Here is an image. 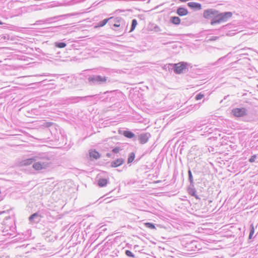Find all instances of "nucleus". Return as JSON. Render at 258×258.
Masks as SVG:
<instances>
[{
	"label": "nucleus",
	"mask_w": 258,
	"mask_h": 258,
	"mask_svg": "<svg viewBox=\"0 0 258 258\" xmlns=\"http://www.w3.org/2000/svg\"><path fill=\"white\" fill-rule=\"evenodd\" d=\"M232 15L231 12H220L215 9H208L203 12V17L206 20H210V24L212 25L226 22Z\"/></svg>",
	"instance_id": "nucleus-1"
},
{
	"label": "nucleus",
	"mask_w": 258,
	"mask_h": 258,
	"mask_svg": "<svg viewBox=\"0 0 258 258\" xmlns=\"http://www.w3.org/2000/svg\"><path fill=\"white\" fill-rule=\"evenodd\" d=\"M14 219L10 216H7L4 219L1 230L4 235H13L16 230Z\"/></svg>",
	"instance_id": "nucleus-2"
},
{
	"label": "nucleus",
	"mask_w": 258,
	"mask_h": 258,
	"mask_svg": "<svg viewBox=\"0 0 258 258\" xmlns=\"http://www.w3.org/2000/svg\"><path fill=\"white\" fill-rule=\"evenodd\" d=\"M98 95H88L84 97H70L66 99V101L68 104L76 103L80 101H92L93 103H95L99 100Z\"/></svg>",
	"instance_id": "nucleus-3"
},
{
	"label": "nucleus",
	"mask_w": 258,
	"mask_h": 258,
	"mask_svg": "<svg viewBox=\"0 0 258 258\" xmlns=\"http://www.w3.org/2000/svg\"><path fill=\"white\" fill-rule=\"evenodd\" d=\"M182 244L188 251H195L201 249V244L199 242L194 239L183 240L182 241Z\"/></svg>",
	"instance_id": "nucleus-4"
},
{
	"label": "nucleus",
	"mask_w": 258,
	"mask_h": 258,
	"mask_svg": "<svg viewBox=\"0 0 258 258\" xmlns=\"http://www.w3.org/2000/svg\"><path fill=\"white\" fill-rule=\"evenodd\" d=\"M108 78L104 76L93 75L89 76L87 79L89 83L92 85H100L107 83Z\"/></svg>",
	"instance_id": "nucleus-5"
},
{
	"label": "nucleus",
	"mask_w": 258,
	"mask_h": 258,
	"mask_svg": "<svg viewBox=\"0 0 258 258\" xmlns=\"http://www.w3.org/2000/svg\"><path fill=\"white\" fill-rule=\"evenodd\" d=\"M172 66L173 72L176 74L186 73L188 71V67L190 64L186 62L181 61L177 63H174Z\"/></svg>",
	"instance_id": "nucleus-6"
},
{
	"label": "nucleus",
	"mask_w": 258,
	"mask_h": 258,
	"mask_svg": "<svg viewBox=\"0 0 258 258\" xmlns=\"http://www.w3.org/2000/svg\"><path fill=\"white\" fill-rule=\"evenodd\" d=\"M211 125H207L206 123H204L202 127V131L201 135L203 136H209V139H213L214 140H217L218 138L220 137L221 135L220 134L217 136L216 134H213V129L210 127Z\"/></svg>",
	"instance_id": "nucleus-7"
},
{
	"label": "nucleus",
	"mask_w": 258,
	"mask_h": 258,
	"mask_svg": "<svg viewBox=\"0 0 258 258\" xmlns=\"http://www.w3.org/2000/svg\"><path fill=\"white\" fill-rule=\"evenodd\" d=\"M37 161L39 160L40 162H47L48 167L52 164V161L53 159V155L48 153H43L36 156Z\"/></svg>",
	"instance_id": "nucleus-8"
},
{
	"label": "nucleus",
	"mask_w": 258,
	"mask_h": 258,
	"mask_svg": "<svg viewBox=\"0 0 258 258\" xmlns=\"http://www.w3.org/2000/svg\"><path fill=\"white\" fill-rule=\"evenodd\" d=\"M151 135L149 133H142L137 136V140L139 141L140 144H145L147 143Z\"/></svg>",
	"instance_id": "nucleus-9"
},
{
	"label": "nucleus",
	"mask_w": 258,
	"mask_h": 258,
	"mask_svg": "<svg viewBox=\"0 0 258 258\" xmlns=\"http://www.w3.org/2000/svg\"><path fill=\"white\" fill-rule=\"evenodd\" d=\"M232 114L237 117H243L247 115V110L244 108H233L231 111Z\"/></svg>",
	"instance_id": "nucleus-10"
},
{
	"label": "nucleus",
	"mask_w": 258,
	"mask_h": 258,
	"mask_svg": "<svg viewBox=\"0 0 258 258\" xmlns=\"http://www.w3.org/2000/svg\"><path fill=\"white\" fill-rule=\"evenodd\" d=\"M42 217L41 213L37 212L31 215L28 219L31 224H37L41 221Z\"/></svg>",
	"instance_id": "nucleus-11"
},
{
	"label": "nucleus",
	"mask_w": 258,
	"mask_h": 258,
	"mask_svg": "<svg viewBox=\"0 0 258 258\" xmlns=\"http://www.w3.org/2000/svg\"><path fill=\"white\" fill-rule=\"evenodd\" d=\"M115 23L117 25L116 28H118V29H114L115 30H123L124 28H127L128 23L126 24L125 21L122 18L120 17H115Z\"/></svg>",
	"instance_id": "nucleus-12"
},
{
	"label": "nucleus",
	"mask_w": 258,
	"mask_h": 258,
	"mask_svg": "<svg viewBox=\"0 0 258 258\" xmlns=\"http://www.w3.org/2000/svg\"><path fill=\"white\" fill-rule=\"evenodd\" d=\"M33 167L35 170L37 171L45 169L48 168V163L40 162L39 160H37L33 163Z\"/></svg>",
	"instance_id": "nucleus-13"
},
{
	"label": "nucleus",
	"mask_w": 258,
	"mask_h": 258,
	"mask_svg": "<svg viewBox=\"0 0 258 258\" xmlns=\"http://www.w3.org/2000/svg\"><path fill=\"white\" fill-rule=\"evenodd\" d=\"M69 15V14L58 15V16H54V17H51V18H49L46 19L44 20H38V21H37L36 22V23L34 24V25L39 24L40 22H43L44 23H50V21L55 20H57V19H58V18H60L66 17L68 16Z\"/></svg>",
	"instance_id": "nucleus-14"
},
{
	"label": "nucleus",
	"mask_w": 258,
	"mask_h": 258,
	"mask_svg": "<svg viewBox=\"0 0 258 258\" xmlns=\"http://www.w3.org/2000/svg\"><path fill=\"white\" fill-rule=\"evenodd\" d=\"M119 133L128 139H133V141H137V136L131 131L123 130L119 132Z\"/></svg>",
	"instance_id": "nucleus-15"
},
{
	"label": "nucleus",
	"mask_w": 258,
	"mask_h": 258,
	"mask_svg": "<svg viewBox=\"0 0 258 258\" xmlns=\"http://www.w3.org/2000/svg\"><path fill=\"white\" fill-rule=\"evenodd\" d=\"M188 193L191 196L194 197L197 199H200L199 197L197 194V190L195 187V184H190L187 188Z\"/></svg>",
	"instance_id": "nucleus-16"
},
{
	"label": "nucleus",
	"mask_w": 258,
	"mask_h": 258,
	"mask_svg": "<svg viewBox=\"0 0 258 258\" xmlns=\"http://www.w3.org/2000/svg\"><path fill=\"white\" fill-rule=\"evenodd\" d=\"M37 161L36 156L32 157L30 158L24 159L20 162V164L22 166L30 165L34 162Z\"/></svg>",
	"instance_id": "nucleus-17"
},
{
	"label": "nucleus",
	"mask_w": 258,
	"mask_h": 258,
	"mask_svg": "<svg viewBox=\"0 0 258 258\" xmlns=\"http://www.w3.org/2000/svg\"><path fill=\"white\" fill-rule=\"evenodd\" d=\"M124 163V159L122 158H117L116 160L112 161L110 163V166L111 167H117L121 166Z\"/></svg>",
	"instance_id": "nucleus-18"
},
{
	"label": "nucleus",
	"mask_w": 258,
	"mask_h": 258,
	"mask_svg": "<svg viewBox=\"0 0 258 258\" xmlns=\"http://www.w3.org/2000/svg\"><path fill=\"white\" fill-rule=\"evenodd\" d=\"M187 6L195 11H199L202 9V5L196 2H189L187 4Z\"/></svg>",
	"instance_id": "nucleus-19"
},
{
	"label": "nucleus",
	"mask_w": 258,
	"mask_h": 258,
	"mask_svg": "<svg viewBox=\"0 0 258 258\" xmlns=\"http://www.w3.org/2000/svg\"><path fill=\"white\" fill-rule=\"evenodd\" d=\"M98 179H96V182H97V185L99 187H104L107 185L109 181L107 178H99L97 177Z\"/></svg>",
	"instance_id": "nucleus-20"
},
{
	"label": "nucleus",
	"mask_w": 258,
	"mask_h": 258,
	"mask_svg": "<svg viewBox=\"0 0 258 258\" xmlns=\"http://www.w3.org/2000/svg\"><path fill=\"white\" fill-rule=\"evenodd\" d=\"M176 13L179 16H184L188 14V11L184 7H179L177 9Z\"/></svg>",
	"instance_id": "nucleus-21"
},
{
	"label": "nucleus",
	"mask_w": 258,
	"mask_h": 258,
	"mask_svg": "<svg viewBox=\"0 0 258 258\" xmlns=\"http://www.w3.org/2000/svg\"><path fill=\"white\" fill-rule=\"evenodd\" d=\"M89 155L90 158L93 159H98L100 157L99 153L95 150L90 151Z\"/></svg>",
	"instance_id": "nucleus-22"
},
{
	"label": "nucleus",
	"mask_w": 258,
	"mask_h": 258,
	"mask_svg": "<svg viewBox=\"0 0 258 258\" xmlns=\"http://www.w3.org/2000/svg\"><path fill=\"white\" fill-rule=\"evenodd\" d=\"M170 22L174 25H177L180 23V19L177 16H172L170 17Z\"/></svg>",
	"instance_id": "nucleus-23"
},
{
	"label": "nucleus",
	"mask_w": 258,
	"mask_h": 258,
	"mask_svg": "<svg viewBox=\"0 0 258 258\" xmlns=\"http://www.w3.org/2000/svg\"><path fill=\"white\" fill-rule=\"evenodd\" d=\"M187 173H188V180L190 184H192H192H195L192 172L189 168H188Z\"/></svg>",
	"instance_id": "nucleus-24"
},
{
	"label": "nucleus",
	"mask_w": 258,
	"mask_h": 258,
	"mask_svg": "<svg viewBox=\"0 0 258 258\" xmlns=\"http://www.w3.org/2000/svg\"><path fill=\"white\" fill-rule=\"evenodd\" d=\"M108 19H109L108 20V24L111 27H117V25L115 23V17H111L108 18Z\"/></svg>",
	"instance_id": "nucleus-25"
},
{
	"label": "nucleus",
	"mask_w": 258,
	"mask_h": 258,
	"mask_svg": "<svg viewBox=\"0 0 258 258\" xmlns=\"http://www.w3.org/2000/svg\"><path fill=\"white\" fill-rule=\"evenodd\" d=\"M135 158V154L134 152H131L128 154L127 158V163L130 164L133 162Z\"/></svg>",
	"instance_id": "nucleus-26"
},
{
	"label": "nucleus",
	"mask_w": 258,
	"mask_h": 258,
	"mask_svg": "<svg viewBox=\"0 0 258 258\" xmlns=\"http://www.w3.org/2000/svg\"><path fill=\"white\" fill-rule=\"evenodd\" d=\"M108 20H109V19H108V18H106V19L103 20L102 21L99 22L97 23L96 27H101L105 26L108 22Z\"/></svg>",
	"instance_id": "nucleus-27"
},
{
	"label": "nucleus",
	"mask_w": 258,
	"mask_h": 258,
	"mask_svg": "<svg viewBox=\"0 0 258 258\" xmlns=\"http://www.w3.org/2000/svg\"><path fill=\"white\" fill-rule=\"evenodd\" d=\"M54 46L58 48H64L67 46V44L63 42H56L54 43Z\"/></svg>",
	"instance_id": "nucleus-28"
},
{
	"label": "nucleus",
	"mask_w": 258,
	"mask_h": 258,
	"mask_svg": "<svg viewBox=\"0 0 258 258\" xmlns=\"http://www.w3.org/2000/svg\"><path fill=\"white\" fill-rule=\"evenodd\" d=\"M137 24H138V22H137V20L135 19H133L132 21L131 27V29H130V32H131L135 30V29L136 27Z\"/></svg>",
	"instance_id": "nucleus-29"
},
{
	"label": "nucleus",
	"mask_w": 258,
	"mask_h": 258,
	"mask_svg": "<svg viewBox=\"0 0 258 258\" xmlns=\"http://www.w3.org/2000/svg\"><path fill=\"white\" fill-rule=\"evenodd\" d=\"M204 123H197L196 125L195 126L194 130L197 132H201L202 131V126L203 125Z\"/></svg>",
	"instance_id": "nucleus-30"
},
{
	"label": "nucleus",
	"mask_w": 258,
	"mask_h": 258,
	"mask_svg": "<svg viewBox=\"0 0 258 258\" xmlns=\"http://www.w3.org/2000/svg\"><path fill=\"white\" fill-rule=\"evenodd\" d=\"M173 64H174V63H169L168 64L164 65L163 69L167 71L171 72L172 70L173 71L172 66Z\"/></svg>",
	"instance_id": "nucleus-31"
},
{
	"label": "nucleus",
	"mask_w": 258,
	"mask_h": 258,
	"mask_svg": "<svg viewBox=\"0 0 258 258\" xmlns=\"http://www.w3.org/2000/svg\"><path fill=\"white\" fill-rule=\"evenodd\" d=\"M249 230L250 232L248 236V239H251L252 238L253 235L254 233V228L252 224L250 225Z\"/></svg>",
	"instance_id": "nucleus-32"
},
{
	"label": "nucleus",
	"mask_w": 258,
	"mask_h": 258,
	"mask_svg": "<svg viewBox=\"0 0 258 258\" xmlns=\"http://www.w3.org/2000/svg\"><path fill=\"white\" fill-rule=\"evenodd\" d=\"M124 253L128 257L134 258L135 257V254L129 250H125L124 251Z\"/></svg>",
	"instance_id": "nucleus-33"
},
{
	"label": "nucleus",
	"mask_w": 258,
	"mask_h": 258,
	"mask_svg": "<svg viewBox=\"0 0 258 258\" xmlns=\"http://www.w3.org/2000/svg\"><path fill=\"white\" fill-rule=\"evenodd\" d=\"M248 160L251 163L254 162H258V154L257 155H253L251 156Z\"/></svg>",
	"instance_id": "nucleus-34"
},
{
	"label": "nucleus",
	"mask_w": 258,
	"mask_h": 258,
	"mask_svg": "<svg viewBox=\"0 0 258 258\" xmlns=\"http://www.w3.org/2000/svg\"><path fill=\"white\" fill-rule=\"evenodd\" d=\"M145 225L147 228H149L151 229H156L155 224L153 223L147 222L145 223Z\"/></svg>",
	"instance_id": "nucleus-35"
},
{
	"label": "nucleus",
	"mask_w": 258,
	"mask_h": 258,
	"mask_svg": "<svg viewBox=\"0 0 258 258\" xmlns=\"http://www.w3.org/2000/svg\"><path fill=\"white\" fill-rule=\"evenodd\" d=\"M219 37H220L219 36H212L210 38L207 39L206 40V41L207 42H211V41H215L217 40L219 38Z\"/></svg>",
	"instance_id": "nucleus-36"
},
{
	"label": "nucleus",
	"mask_w": 258,
	"mask_h": 258,
	"mask_svg": "<svg viewBox=\"0 0 258 258\" xmlns=\"http://www.w3.org/2000/svg\"><path fill=\"white\" fill-rule=\"evenodd\" d=\"M204 96V94L202 93V92H200L196 95L195 99L197 100H199L202 99Z\"/></svg>",
	"instance_id": "nucleus-37"
},
{
	"label": "nucleus",
	"mask_w": 258,
	"mask_h": 258,
	"mask_svg": "<svg viewBox=\"0 0 258 258\" xmlns=\"http://www.w3.org/2000/svg\"><path fill=\"white\" fill-rule=\"evenodd\" d=\"M121 150V148L120 147H115L112 150V153L113 154H117Z\"/></svg>",
	"instance_id": "nucleus-38"
},
{
	"label": "nucleus",
	"mask_w": 258,
	"mask_h": 258,
	"mask_svg": "<svg viewBox=\"0 0 258 258\" xmlns=\"http://www.w3.org/2000/svg\"><path fill=\"white\" fill-rule=\"evenodd\" d=\"M52 124H53L52 122H48L44 123V125L45 127H49L51 126Z\"/></svg>",
	"instance_id": "nucleus-39"
},
{
	"label": "nucleus",
	"mask_w": 258,
	"mask_h": 258,
	"mask_svg": "<svg viewBox=\"0 0 258 258\" xmlns=\"http://www.w3.org/2000/svg\"><path fill=\"white\" fill-rule=\"evenodd\" d=\"M200 106V103L195 104L193 106V108L195 109V110L198 109L199 108Z\"/></svg>",
	"instance_id": "nucleus-40"
},
{
	"label": "nucleus",
	"mask_w": 258,
	"mask_h": 258,
	"mask_svg": "<svg viewBox=\"0 0 258 258\" xmlns=\"http://www.w3.org/2000/svg\"><path fill=\"white\" fill-rule=\"evenodd\" d=\"M110 244V243H109V242H106V243L104 244V245L103 246V249H106V248H108V246H109Z\"/></svg>",
	"instance_id": "nucleus-41"
},
{
	"label": "nucleus",
	"mask_w": 258,
	"mask_h": 258,
	"mask_svg": "<svg viewBox=\"0 0 258 258\" xmlns=\"http://www.w3.org/2000/svg\"><path fill=\"white\" fill-rule=\"evenodd\" d=\"M119 251L116 250V251H113L112 253V254L111 255V256H114L115 255L116 256H117V253H118Z\"/></svg>",
	"instance_id": "nucleus-42"
},
{
	"label": "nucleus",
	"mask_w": 258,
	"mask_h": 258,
	"mask_svg": "<svg viewBox=\"0 0 258 258\" xmlns=\"http://www.w3.org/2000/svg\"><path fill=\"white\" fill-rule=\"evenodd\" d=\"M226 55H225V56H223V57H221L219 58L218 59L217 62H215V63H214V64H216L218 61H220L221 60L223 59L224 58H225L226 57Z\"/></svg>",
	"instance_id": "nucleus-43"
},
{
	"label": "nucleus",
	"mask_w": 258,
	"mask_h": 258,
	"mask_svg": "<svg viewBox=\"0 0 258 258\" xmlns=\"http://www.w3.org/2000/svg\"><path fill=\"white\" fill-rule=\"evenodd\" d=\"M106 156H107V157H112V158H113V157H112V154L111 153H107L106 154Z\"/></svg>",
	"instance_id": "nucleus-44"
},
{
	"label": "nucleus",
	"mask_w": 258,
	"mask_h": 258,
	"mask_svg": "<svg viewBox=\"0 0 258 258\" xmlns=\"http://www.w3.org/2000/svg\"><path fill=\"white\" fill-rule=\"evenodd\" d=\"M56 28L61 29H63L64 27H63V26H58L56 27Z\"/></svg>",
	"instance_id": "nucleus-45"
},
{
	"label": "nucleus",
	"mask_w": 258,
	"mask_h": 258,
	"mask_svg": "<svg viewBox=\"0 0 258 258\" xmlns=\"http://www.w3.org/2000/svg\"><path fill=\"white\" fill-rule=\"evenodd\" d=\"M3 24V23L2 21H0V25H2Z\"/></svg>",
	"instance_id": "nucleus-46"
},
{
	"label": "nucleus",
	"mask_w": 258,
	"mask_h": 258,
	"mask_svg": "<svg viewBox=\"0 0 258 258\" xmlns=\"http://www.w3.org/2000/svg\"><path fill=\"white\" fill-rule=\"evenodd\" d=\"M194 173L195 174H196V173H197V172L196 171V170H194Z\"/></svg>",
	"instance_id": "nucleus-47"
},
{
	"label": "nucleus",
	"mask_w": 258,
	"mask_h": 258,
	"mask_svg": "<svg viewBox=\"0 0 258 258\" xmlns=\"http://www.w3.org/2000/svg\"><path fill=\"white\" fill-rule=\"evenodd\" d=\"M2 199H2V198H1L0 197V201H1V200H2Z\"/></svg>",
	"instance_id": "nucleus-48"
}]
</instances>
